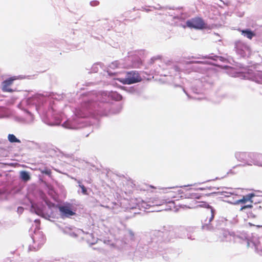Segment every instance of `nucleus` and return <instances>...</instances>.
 Listing matches in <instances>:
<instances>
[{
	"label": "nucleus",
	"instance_id": "f257e3e1",
	"mask_svg": "<svg viewBox=\"0 0 262 262\" xmlns=\"http://www.w3.org/2000/svg\"><path fill=\"white\" fill-rule=\"evenodd\" d=\"M185 192L179 187L170 188L168 191L165 192L163 198L166 199L167 203H173L174 200H179L180 199H184Z\"/></svg>",
	"mask_w": 262,
	"mask_h": 262
},
{
	"label": "nucleus",
	"instance_id": "f03ea898",
	"mask_svg": "<svg viewBox=\"0 0 262 262\" xmlns=\"http://www.w3.org/2000/svg\"><path fill=\"white\" fill-rule=\"evenodd\" d=\"M118 80L123 84H132L142 81V78L138 71H132L126 73L125 77L120 78Z\"/></svg>",
	"mask_w": 262,
	"mask_h": 262
},
{
	"label": "nucleus",
	"instance_id": "7ed1b4c3",
	"mask_svg": "<svg viewBox=\"0 0 262 262\" xmlns=\"http://www.w3.org/2000/svg\"><path fill=\"white\" fill-rule=\"evenodd\" d=\"M186 25L190 28L203 29L207 28V25L203 19L200 17H194L186 21Z\"/></svg>",
	"mask_w": 262,
	"mask_h": 262
},
{
	"label": "nucleus",
	"instance_id": "20e7f679",
	"mask_svg": "<svg viewBox=\"0 0 262 262\" xmlns=\"http://www.w3.org/2000/svg\"><path fill=\"white\" fill-rule=\"evenodd\" d=\"M166 203H167L166 199L164 198L163 196L160 198H150L147 202L145 201H142L141 203V206L145 208H147V206L151 207L155 206H161Z\"/></svg>",
	"mask_w": 262,
	"mask_h": 262
},
{
	"label": "nucleus",
	"instance_id": "39448f33",
	"mask_svg": "<svg viewBox=\"0 0 262 262\" xmlns=\"http://www.w3.org/2000/svg\"><path fill=\"white\" fill-rule=\"evenodd\" d=\"M215 210L208 205L207 209L203 213L202 221L204 220L205 224H209L214 219Z\"/></svg>",
	"mask_w": 262,
	"mask_h": 262
},
{
	"label": "nucleus",
	"instance_id": "423d86ee",
	"mask_svg": "<svg viewBox=\"0 0 262 262\" xmlns=\"http://www.w3.org/2000/svg\"><path fill=\"white\" fill-rule=\"evenodd\" d=\"M70 204L59 206L58 209L62 217H69L75 215V213L72 210Z\"/></svg>",
	"mask_w": 262,
	"mask_h": 262
},
{
	"label": "nucleus",
	"instance_id": "0eeeda50",
	"mask_svg": "<svg viewBox=\"0 0 262 262\" xmlns=\"http://www.w3.org/2000/svg\"><path fill=\"white\" fill-rule=\"evenodd\" d=\"M16 77H12L5 80L2 82V90L4 92H13L14 90L10 88L14 80H16Z\"/></svg>",
	"mask_w": 262,
	"mask_h": 262
},
{
	"label": "nucleus",
	"instance_id": "6e6552de",
	"mask_svg": "<svg viewBox=\"0 0 262 262\" xmlns=\"http://www.w3.org/2000/svg\"><path fill=\"white\" fill-rule=\"evenodd\" d=\"M203 194L193 190L185 191L184 194V199L190 198L192 199H200Z\"/></svg>",
	"mask_w": 262,
	"mask_h": 262
},
{
	"label": "nucleus",
	"instance_id": "1a4fd4ad",
	"mask_svg": "<svg viewBox=\"0 0 262 262\" xmlns=\"http://www.w3.org/2000/svg\"><path fill=\"white\" fill-rule=\"evenodd\" d=\"M239 31L242 35L249 39H252V38L256 35L255 33L249 29L242 30Z\"/></svg>",
	"mask_w": 262,
	"mask_h": 262
},
{
	"label": "nucleus",
	"instance_id": "9d476101",
	"mask_svg": "<svg viewBox=\"0 0 262 262\" xmlns=\"http://www.w3.org/2000/svg\"><path fill=\"white\" fill-rule=\"evenodd\" d=\"M254 196V195L252 193L248 194L245 196H243L242 199L237 200L235 204L246 203L248 201H251V199Z\"/></svg>",
	"mask_w": 262,
	"mask_h": 262
},
{
	"label": "nucleus",
	"instance_id": "9b49d317",
	"mask_svg": "<svg viewBox=\"0 0 262 262\" xmlns=\"http://www.w3.org/2000/svg\"><path fill=\"white\" fill-rule=\"evenodd\" d=\"M20 178L25 182L29 181L31 178L29 173L26 171L20 172Z\"/></svg>",
	"mask_w": 262,
	"mask_h": 262
},
{
	"label": "nucleus",
	"instance_id": "f8f14e48",
	"mask_svg": "<svg viewBox=\"0 0 262 262\" xmlns=\"http://www.w3.org/2000/svg\"><path fill=\"white\" fill-rule=\"evenodd\" d=\"M38 170L42 173L47 174L49 177L51 176L52 171L48 167H45L44 169H41L39 168Z\"/></svg>",
	"mask_w": 262,
	"mask_h": 262
},
{
	"label": "nucleus",
	"instance_id": "ddd939ff",
	"mask_svg": "<svg viewBox=\"0 0 262 262\" xmlns=\"http://www.w3.org/2000/svg\"><path fill=\"white\" fill-rule=\"evenodd\" d=\"M9 141L11 143L17 142L20 143V141L13 134H9L8 136Z\"/></svg>",
	"mask_w": 262,
	"mask_h": 262
},
{
	"label": "nucleus",
	"instance_id": "4468645a",
	"mask_svg": "<svg viewBox=\"0 0 262 262\" xmlns=\"http://www.w3.org/2000/svg\"><path fill=\"white\" fill-rule=\"evenodd\" d=\"M112 97L117 101H120L122 100V96L116 92L113 93L112 94Z\"/></svg>",
	"mask_w": 262,
	"mask_h": 262
},
{
	"label": "nucleus",
	"instance_id": "2eb2a0df",
	"mask_svg": "<svg viewBox=\"0 0 262 262\" xmlns=\"http://www.w3.org/2000/svg\"><path fill=\"white\" fill-rule=\"evenodd\" d=\"M228 235L225 233H221L219 237V241L220 242H225L228 237Z\"/></svg>",
	"mask_w": 262,
	"mask_h": 262
},
{
	"label": "nucleus",
	"instance_id": "dca6fc26",
	"mask_svg": "<svg viewBox=\"0 0 262 262\" xmlns=\"http://www.w3.org/2000/svg\"><path fill=\"white\" fill-rule=\"evenodd\" d=\"M76 115L80 118H85L88 117V115L83 113L81 110L77 111Z\"/></svg>",
	"mask_w": 262,
	"mask_h": 262
},
{
	"label": "nucleus",
	"instance_id": "f3484780",
	"mask_svg": "<svg viewBox=\"0 0 262 262\" xmlns=\"http://www.w3.org/2000/svg\"><path fill=\"white\" fill-rule=\"evenodd\" d=\"M79 186L82 190V193L84 195L88 194L87 189L85 186L83 185L80 184L79 185Z\"/></svg>",
	"mask_w": 262,
	"mask_h": 262
},
{
	"label": "nucleus",
	"instance_id": "a211bd4d",
	"mask_svg": "<svg viewBox=\"0 0 262 262\" xmlns=\"http://www.w3.org/2000/svg\"><path fill=\"white\" fill-rule=\"evenodd\" d=\"M242 45H243V48H244V49H246V48H247V46H246V45H243L242 42H241V41H238V42H236V47H237V49H239V47H240V46H242Z\"/></svg>",
	"mask_w": 262,
	"mask_h": 262
},
{
	"label": "nucleus",
	"instance_id": "6ab92c4d",
	"mask_svg": "<svg viewBox=\"0 0 262 262\" xmlns=\"http://www.w3.org/2000/svg\"><path fill=\"white\" fill-rule=\"evenodd\" d=\"M253 207V206L252 205H245V206H242L241 209H240V211H242L244 209H245L246 208H252Z\"/></svg>",
	"mask_w": 262,
	"mask_h": 262
},
{
	"label": "nucleus",
	"instance_id": "aec40b11",
	"mask_svg": "<svg viewBox=\"0 0 262 262\" xmlns=\"http://www.w3.org/2000/svg\"><path fill=\"white\" fill-rule=\"evenodd\" d=\"M245 155V154H244V153H237L236 154V157L238 158H240L241 156H243Z\"/></svg>",
	"mask_w": 262,
	"mask_h": 262
},
{
	"label": "nucleus",
	"instance_id": "412c9836",
	"mask_svg": "<svg viewBox=\"0 0 262 262\" xmlns=\"http://www.w3.org/2000/svg\"><path fill=\"white\" fill-rule=\"evenodd\" d=\"M262 77V72L257 73V74L256 75V78H257V77Z\"/></svg>",
	"mask_w": 262,
	"mask_h": 262
},
{
	"label": "nucleus",
	"instance_id": "4be33fe9",
	"mask_svg": "<svg viewBox=\"0 0 262 262\" xmlns=\"http://www.w3.org/2000/svg\"><path fill=\"white\" fill-rule=\"evenodd\" d=\"M7 261L8 262H12V260H11L10 258H7Z\"/></svg>",
	"mask_w": 262,
	"mask_h": 262
},
{
	"label": "nucleus",
	"instance_id": "5701e85b",
	"mask_svg": "<svg viewBox=\"0 0 262 262\" xmlns=\"http://www.w3.org/2000/svg\"><path fill=\"white\" fill-rule=\"evenodd\" d=\"M258 82L262 83V79L258 80Z\"/></svg>",
	"mask_w": 262,
	"mask_h": 262
},
{
	"label": "nucleus",
	"instance_id": "b1692460",
	"mask_svg": "<svg viewBox=\"0 0 262 262\" xmlns=\"http://www.w3.org/2000/svg\"><path fill=\"white\" fill-rule=\"evenodd\" d=\"M257 227H258V228H259V227H261V226L258 225V226H257Z\"/></svg>",
	"mask_w": 262,
	"mask_h": 262
},
{
	"label": "nucleus",
	"instance_id": "393cba45",
	"mask_svg": "<svg viewBox=\"0 0 262 262\" xmlns=\"http://www.w3.org/2000/svg\"><path fill=\"white\" fill-rule=\"evenodd\" d=\"M130 233L132 234V235H134V234L132 233V232L130 231Z\"/></svg>",
	"mask_w": 262,
	"mask_h": 262
},
{
	"label": "nucleus",
	"instance_id": "a878e982",
	"mask_svg": "<svg viewBox=\"0 0 262 262\" xmlns=\"http://www.w3.org/2000/svg\"><path fill=\"white\" fill-rule=\"evenodd\" d=\"M150 187L151 188H155V187H154V186H150Z\"/></svg>",
	"mask_w": 262,
	"mask_h": 262
},
{
	"label": "nucleus",
	"instance_id": "bb28decb",
	"mask_svg": "<svg viewBox=\"0 0 262 262\" xmlns=\"http://www.w3.org/2000/svg\"><path fill=\"white\" fill-rule=\"evenodd\" d=\"M94 3H95V5H97V2H96V3H95V2H94Z\"/></svg>",
	"mask_w": 262,
	"mask_h": 262
}]
</instances>
